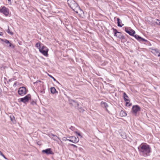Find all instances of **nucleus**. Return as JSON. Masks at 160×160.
<instances>
[{"label": "nucleus", "mask_w": 160, "mask_h": 160, "mask_svg": "<svg viewBox=\"0 0 160 160\" xmlns=\"http://www.w3.org/2000/svg\"><path fill=\"white\" fill-rule=\"evenodd\" d=\"M141 155L146 157L149 155L151 152V148L146 143H142L138 148Z\"/></svg>", "instance_id": "1"}, {"label": "nucleus", "mask_w": 160, "mask_h": 160, "mask_svg": "<svg viewBox=\"0 0 160 160\" xmlns=\"http://www.w3.org/2000/svg\"><path fill=\"white\" fill-rule=\"evenodd\" d=\"M67 2L69 6L76 13H78V12L82 11L80 7L75 1L68 0Z\"/></svg>", "instance_id": "2"}, {"label": "nucleus", "mask_w": 160, "mask_h": 160, "mask_svg": "<svg viewBox=\"0 0 160 160\" xmlns=\"http://www.w3.org/2000/svg\"><path fill=\"white\" fill-rule=\"evenodd\" d=\"M39 51L44 55L47 57L48 56V49L46 47L43 46L42 48H39Z\"/></svg>", "instance_id": "3"}, {"label": "nucleus", "mask_w": 160, "mask_h": 160, "mask_svg": "<svg viewBox=\"0 0 160 160\" xmlns=\"http://www.w3.org/2000/svg\"><path fill=\"white\" fill-rule=\"evenodd\" d=\"M0 12L3 13L6 16H8L9 14L8 9L5 6H3L1 8H0Z\"/></svg>", "instance_id": "4"}, {"label": "nucleus", "mask_w": 160, "mask_h": 160, "mask_svg": "<svg viewBox=\"0 0 160 160\" xmlns=\"http://www.w3.org/2000/svg\"><path fill=\"white\" fill-rule=\"evenodd\" d=\"M18 94L21 95H23L27 93L25 88L21 87L19 88L18 91Z\"/></svg>", "instance_id": "5"}, {"label": "nucleus", "mask_w": 160, "mask_h": 160, "mask_svg": "<svg viewBox=\"0 0 160 160\" xmlns=\"http://www.w3.org/2000/svg\"><path fill=\"white\" fill-rule=\"evenodd\" d=\"M125 31L130 35L133 36L135 33V31L131 29L130 28L126 27L125 28Z\"/></svg>", "instance_id": "6"}, {"label": "nucleus", "mask_w": 160, "mask_h": 160, "mask_svg": "<svg viewBox=\"0 0 160 160\" xmlns=\"http://www.w3.org/2000/svg\"><path fill=\"white\" fill-rule=\"evenodd\" d=\"M68 138L70 139V140H69V141L74 143H76L78 142L79 141V139H78V137L77 138L76 137L73 136L68 137Z\"/></svg>", "instance_id": "7"}, {"label": "nucleus", "mask_w": 160, "mask_h": 160, "mask_svg": "<svg viewBox=\"0 0 160 160\" xmlns=\"http://www.w3.org/2000/svg\"><path fill=\"white\" fill-rule=\"evenodd\" d=\"M42 153H45L47 155H52L54 153L52 151L51 148H48L45 150H43L42 151Z\"/></svg>", "instance_id": "8"}, {"label": "nucleus", "mask_w": 160, "mask_h": 160, "mask_svg": "<svg viewBox=\"0 0 160 160\" xmlns=\"http://www.w3.org/2000/svg\"><path fill=\"white\" fill-rule=\"evenodd\" d=\"M31 96L29 94L26 95L23 98L21 99V101L24 102L26 103L28 102L29 100L30 99Z\"/></svg>", "instance_id": "9"}, {"label": "nucleus", "mask_w": 160, "mask_h": 160, "mask_svg": "<svg viewBox=\"0 0 160 160\" xmlns=\"http://www.w3.org/2000/svg\"><path fill=\"white\" fill-rule=\"evenodd\" d=\"M0 40L1 41L5 42L6 44H9V47H12V48H14V46L10 43L9 41L8 40L3 39L0 38Z\"/></svg>", "instance_id": "10"}, {"label": "nucleus", "mask_w": 160, "mask_h": 160, "mask_svg": "<svg viewBox=\"0 0 160 160\" xmlns=\"http://www.w3.org/2000/svg\"><path fill=\"white\" fill-rule=\"evenodd\" d=\"M119 115L121 117H124L126 116L127 114L125 111H120Z\"/></svg>", "instance_id": "11"}, {"label": "nucleus", "mask_w": 160, "mask_h": 160, "mask_svg": "<svg viewBox=\"0 0 160 160\" xmlns=\"http://www.w3.org/2000/svg\"><path fill=\"white\" fill-rule=\"evenodd\" d=\"M123 97L125 101L127 102L129 101V100L128 99V97L125 92H123Z\"/></svg>", "instance_id": "12"}, {"label": "nucleus", "mask_w": 160, "mask_h": 160, "mask_svg": "<svg viewBox=\"0 0 160 160\" xmlns=\"http://www.w3.org/2000/svg\"><path fill=\"white\" fill-rule=\"evenodd\" d=\"M132 110H140V108L138 105H134L132 107Z\"/></svg>", "instance_id": "13"}, {"label": "nucleus", "mask_w": 160, "mask_h": 160, "mask_svg": "<svg viewBox=\"0 0 160 160\" xmlns=\"http://www.w3.org/2000/svg\"><path fill=\"white\" fill-rule=\"evenodd\" d=\"M117 23L118 24V26L120 27H122V26L123 25V24H122V25H121L120 24V23L121 22V21L119 19V18H117Z\"/></svg>", "instance_id": "14"}, {"label": "nucleus", "mask_w": 160, "mask_h": 160, "mask_svg": "<svg viewBox=\"0 0 160 160\" xmlns=\"http://www.w3.org/2000/svg\"><path fill=\"white\" fill-rule=\"evenodd\" d=\"M51 92L52 94H54L56 92V89L54 87H53L51 88Z\"/></svg>", "instance_id": "15"}, {"label": "nucleus", "mask_w": 160, "mask_h": 160, "mask_svg": "<svg viewBox=\"0 0 160 160\" xmlns=\"http://www.w3.org/2000/svg\"><path fill=\"white\" fill-rule=\"evenodd\" d=\"M10 117L11 121L13 123H15L16 122L15 120V119L14 117L12 115L10 116Z\"/></svg>", "instance_id": "16"}, {"label": "nucleus", "mask_w": 160, "mask_h": 160, "mask_svg": "<svg viewBox=\"0 0 160 160\" xmlns=\"http://www.w3.org/2000/svg\"><path fill=\"white\" fill-rule=\"evenodd\" d=\"M113 30H114V36H118L117 33H120V32H118L116 29H113ZM118 37H119L120 36H118Z\"/></svg>", "instance_id": "17"}, {"label": "nucleus", "mask_w": 160, "mask_h": 160, "mask_svg": "<svg viewBox=\"0 0 160 160\" xmlns=\"http://www.w3.org/2000/svg\"><path fill=\"white\" fill-rule=\"evenodd\" d=\"M101 104L102 107L104 106L105 108H106L108 106L106 103L105 102H102L101 103Z\"/></svg>", "instance_id": "18"}, {"label": "nucleus", "mask_w": 160, "mask_h": 160, "mask_svg": "<svg viewBox=\"0 0 160 160\" xmlns=\"http://www.w3.org/2000/svg\"><path fill=\"white\" fill-rule=\"evenodd\" d=\"M7 32L10 35H12L13 34V32H11L10 31V30L9 29V27L8 26V29L7 30Z\"/></svg>", "instance_id": "19"}, {"label": "nucleus", "mask_w": 160, "mask_h": 160, "mask_svg": "<svg viewBox=\"0 0 160 160\" xmlns=\"http://www.w3.org/2000/svg\"><path fill=\"white\" fill-rule=\"evenodd\" d=\"M134 37L136 39L138 40L139 41V40L140 38H141V37L138 35H134Z\"/></svg>", "instance_id": "20"}, {"label": "nucleus", "mask_w": 160, "mask_h": 160, "mask_svg": "<svg viewBox=\"0 0 160 160\" xmlns=\"http://www.w3.org/2000/svg\"><path fill=\"white\" fill-rule=\"evenodd\" d=\"M40 42H38L37 43L36 45H35V46L37 48H41V47H40Z\"/></svg>", "instance_id": "21"}, {"label": "nucleus", "mask_w": 160, "mask_h": 160, "mask_svg": "<svg viewBox=\"0 0 160 160\" xmlns=\"http://www.w3.org/2000/svg\"><path fill=\"white\" fill-rule=\"evenodd\" d=\"M48 75L50 78H52L54 80V81H56L57 82H58V83H59V82L58 81H57L56 80V79L52 76L51 75H49V74H48Z\"/></svg>", "instance_id": "22"}, {"label": "nucleus", "mask_w": 160, "mask_h": 160, "mask_svg": "<svg viewBox=\"0 0 160 160\" xmlns=\"http://www.w3.org/2000/svg\"><path fill=\"white\" fill-rule=\"evenodd\" d=\"M138 111H132L131 112L132 114L135 115L136 114Z\"/></svg>", "instance_id": "23"}, {"label": "nucleus", "mask_w": 160, "mask_h": 160, "mask_svg": "<svg viewBox=\"0 0 160 160\" xmlns=\"http://www.w3.org/2000/svg\"><path fill=\"white\" fill-rule=\"evenodd\" d=\"M156 20H157V21L156 22V23L157 24L160 25V20H158V19H157Z\"/></svg>", "instance_id": "24"}, {"label": "nucleus", "mask_w": 160, "mask_h": 160, "mask_svg": "<svg viewBox=\"0 0 160 160\" xmlns=\"http://www.w3.org/2000/svg\"><path fill=\"white\" fill-rule=\"evenodd\" d=\"M50 135L53 136H54V137H55L56 138H58V139H60V138H59V137H57L56 135H54V134H53L52 133H51L50 134Z\"/></svg>", "instance_id": "25"}, {"label": "nucleus", "mask_w": 160, "mask_h": 160, "mask_svg": "<svg viewBox=\"0 0 160 160\" xmlns=\"http://www.w3.org/2000/svg\"><path fill=\"white\" fill-rule=\"evenodd\" d=\"M139 41H146L147 40H145V39L143 38H140Z\"/></svg>", "instance_id": "26"}, {"label": "nucleus", "mask_w": 160, "mask_h": 160, "mask_svg": "<svg viewBox=\"0 0 160 160\" xmlns=\"http://www.w3.org/2000/svg\"><path fill=\"white\" fill-rule=\"evenodd\" d=\"M69 140H70V139L67 138H66L65 137H64L63 138V140H64L65 141H69Z\"/></svg>", "instance_id": "27"}, {"label": "nucleus", "mask_w": 160, "mask_h": 160, "mask_svg": "<svg viewBox=\"0 0 160 160\" xmlns=\"http://www.w3.org/2000/svg\"><path fill=\"white\" fill-rule=\"evenodd\" d=\"M131 103H129L128 102H126V106H131Z\"/></svg>", "instance_id": "28"}, {"label": "nucleus", "mask_w": 160, "mask_h": 160, "mask_svg": "<svg viewBox=\"0 0 160 160\" xmlns=\"http://www.w3.org/2000/svg\"><path fill=\"white\" fill-rule=\"evenodd\" d=\"M8 3L10 5H11L12 4V1L11 0H8Z\"/></svg>", "instance_id": "29"}, {"label": "nucleus", "mask_w": 160, "mask_h": 160, "mask_svg": "<svg viewBox=\"0 0 160 160\" xmlns=\"http://www.w3.org/2000/svg\"><path fill=\"white\" fill-rule=\"evenodd\" d=\"M75 133L77 134H78V136H80L81 137H82V136L81 135L80 133H78V132H75Z\"/></svg>", "instance_id": "30"}, {"label": "nucleus", "mask_w": 160, "mask_h": 160, "mask_svg": "<svg viewBox=\"0 0 160 160\" xmlns=\"http://www.w3.org/2000/svg\"><path fill=\"white\" fill-rule=\"evenodd\" d=\"M70 129L72 130H73L74 129V127L73 126H71V127L70 128Z\"/></svg>", "instance_id": "31"}, {"label": "nucleus", "mask_w": 160, "mask_h": 160, "mask_svg": "<svg viewBox=\"0 0 160 160\" xmlns=\"http://www.w3.org/2000/svg\"><path fill=\"white\" fill-rule=\"evenodd\" d=\"M70 145L71 146H73L74 147H75V148H77V146L76 145H75L74 144H71Z\"/></svg>", "instance_id": "32"}, {"label": "nucleus", "mask_w": 160, "mask_h": 160, "mask_svg": "<svg viewBox=\"0 0 160 160\" xmlns=\"http://www.w3.org/2000/svg\"><path fill=\"white\" fill-rule=\"evenodd\" d=\"M153 52H156L157 53H159L158 51L156 50H153Z\"/></svg>", "instance_id": "33"}, {"label": "nucleus", "mask_w": 160, "mask_h": 160, "mask_svg": "<svg viewBox=\"0 0 160 160\" xmlns=\"http://www.w3.org/2000/svg\"><path fill=\"white\" fill-rule=\"evenodd\" d=\"M3 154L2 153V152L1 151H0V155L2 156Z\"/></svg>", "instance_id": "34"}, {"label": "nucleus", "mask_w": 160, "mask_h": 160, "mask_svg": "<svg viewBox=\"0 0 160 160\" xmlns=\"http://www.w3.org/2000/svg\"><path fill=\"white\" fill-rule=\"evenodd\" d=\"M3 35V33L2 32H0V35L2 36Z\"/></svg>", "instance_id": "35"}, {"label": "nucleus", "mask_w": 160, "mask_h": 160, "mask_svg": "<svg viewBox=\"0 0 160 160\" xmlns=\"http://www.w3.org/2000/svg\"><path fill=\"white\" fill-rule=\"evenodd\" d=\"M158 57H160V53H159V54L158 55Z\"/></svg>", "instance_id": "36"}, {"label": "nucleus", "mask_w": 160, "mask_h": 160, "mask_svg": "<svg viewBox=\"0 0 160 160\" xmlns=\"http://www.w3.org/2000/svg\"><path fill=\"white\" fill-rule=\"evenodd\" d=\"M39 82L38 81H37L36 82H34V84H35V83H36L37 82Z\"/></svg>", "instance_id": "37"}, {"label": "nucleus", "mask_w": 160, "mask_h": 160, "mask_svg": "<svg viewBox=\"0 0 160 160\" xmlns=\"http://www.w3.org/2000/svg\"><path fill=\"white\" fill-rule=\"evenodd\" d=\"M4 158L5 157V155L3 154L2 156Z\"/></svg>", "instance_id": "38"}, {"label": "nucleus", "mask_w": 160, "mask_h": 160, "mask_svg": "<svg viewBox=\"0 0 160 160\" xmlns=\"http://www.w3.org/2000/svg\"><path fill=\"white\" fill-rule=\"evenodd\" d=\"M4 158L6 159H7V158H6L5 157Z\"/></svg>", "instance_id": "39"}, {"label": "nucleus", "mask_w": 160, "mask_h": 160, "mask_svg": "<svg viewBox=\"0 0 160 160\" xmlns=\"http://www.w3.org/2000/svg\"><path fill=\"white\" fill-rule=\"evenodd\" d=\"M53 139L54 140H56V139L55 138H53Z\"/></svg>", "instance_id": "40"}, {"label": "nucleus", "mask_w": 160, "mask_h": 160, "mask_svg": "<svg viewBox=\"0 0 160 160\" xmlns=\"http://www.w3.org/2000/svg\"><path fill=\"white\" fill-rule=\"evenodd\" d=\"M72 101L73 102H74V101H73H73Z\"/></svg>", "instance_id": "41"}, {"label": "nucleus", "mask_w": 160, "mask_h": 160, "mask_svg": "<svg viewBox=\"0 0 160 160\" xmlns=\"http://www.w3.org/2000/svg\"><path fill=\"white\" fill-rule=\"evenodd\" d=\"M16 84L15 83L14 84V85H16Z\"/></svg>", "instance_id": "42"}, {"label": "nucleus", "mask_w": 160, "mask_h": 160, "mask_svg": "<svg viewBox=\"0 0 160 160\" xmlns=\"http://www.w3.org/2000/svg\"><path fill=\"white\" fill-rule=\"evenodd\" d=\"M1 92V90H0V92Z\"/></svg>", "instance_id": "43"}]
</instances>
